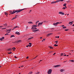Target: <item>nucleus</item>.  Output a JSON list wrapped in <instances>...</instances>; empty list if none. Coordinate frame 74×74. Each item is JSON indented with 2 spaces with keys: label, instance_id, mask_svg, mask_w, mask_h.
<instances>
[{
  "label": "nucleus",
  "instance_id": "37",
  "mask_svg": "<svg viewBox=\"0 0 74 74\" xmlns=\"http://www.w3.org/2000/svg\"><path fill=\"white\" fill-rule=\"evenodd\" d=\"M68 30H69V29H68L65 30V31H68Z\"/></svg>",
  "mask_w": 74,
  "mask_h": 74
},
{
  "label": "nucleus",
  "instance_id": "44",
  "mask_svg": "<svg viewBox=\"0 0 74 74\" xmlns=\"http://www.w3.org/2000/svg\"><path fill=\"white\" fill-rule=\"evenodd\" d=\"M6 29V28H3L2 29Z\"/></svg>",
  "mask_w": 74,
  "mask_h": 74
},
{
  "label": "nucleus",
  "instance_id": "33",
  "mask_svg": "<svg viewBox=\"0 0 74 74\" xmlns=\"http://www.w3.org/2000/svg\"><path fill=\"white\" fill-rule=\"evenodd\" d=\"M66 27H62L63 29H66Z\"/></svg>",
  "mask_w": 74,
  "mask_h": 74
},
{
  "label": "nucleus",
  "instance_id": "22",
  "mask_svg": "<svg viewBox=\"0 0 74 74\" xmlns=\"http://www.w3.org/2000/svg\"><path fill=\"white\" fill-rule=\"evenodd\" d=\"M55 3V1H53V2H51V4H54Z\"/></svg>",
  "mask_w": 74,
  "mask_h": 74
},
{
  "label": "nucleus",
  "instance_id": "30",
  "mask_svg": "<svg viewBox=\"0 0 74 74\" xmlns=\"http://www.w3.org/2000/svg\"><path fill=\"white\" fill-rule=\"evenodd\" d=\"M8 54H11L12 53V52H10L8 53Z\"/></svg>",
  "mask_w": 74,
  "mask_h": 74
},
{
  "label": "nucleus",
  "instance_id": "11",
  "mask_svg": "<svg viewBox=\"0 0 74 74\" xmlns=\"http://www.w3.org/2000/svg\"><path fill=\"white\" fill-rule=\"evenodd\" d=\"M59 14H61V15H64V14L61 12H59Z\"/></svg>",
  "mask_w": 74,
  "mask_h": 74
},
{
  "label": "nucleus",
  "instance_id": "7",
  "mask_svg": "<svg viewBox=\"0 0 74 74\" xmlns=\"http://www.w3.org/2000/svg\"><path fill=\"white\" fill-rule=\"evenodd\" d=\"M42 23H43V22H42L41 23H39L38 24V26H40V25H42Z\"/></svg>",
  "mask_w": 74,
  "mask_h": 74
},
{
  "label": "nucleus",
  "instance_id": "41",
  "mask_svg": "<svg viewBox=\"0 0 74 74\" xmlns=\"http://www.w3.org/2000/svg\"><path fill=\"white\" fill-rule=\"evenodd\" d=\"M28 58H29V57H28V56H27V57L26 58V59H28Z\"/></svg>",
  "mask_w": 74,
  "mask_h": 74
},
{
  "label": "nucleus",
  "instance_id": "24",
  "mask_svg": "<svg viewBox=\"0 0 74 74\" xmlns=\"http://www.w3.org/2000/svg\"><path fill=\"white\" fill-rule=\"evenodd\" d=\"M32 38H33V37L29 38H28V40H31V39H32Z\"/></svg>",
  "mask_w": 74,
  "mask_h": 74
},
{
  "label": "nucleus",
  "instance_id": "64",
  "mask_svg": "<svg viewBox=\"0 0 74 74\" xmlns=\"http://www.w3.org/2000/svg\"><path fill=\"white\" fill-rule=\"evenodd\" d=\"M21 74V73H20L19 74Z\"/></svg>",
  "mask_w": 74,
  "mask_h": 74
},
{
  "label": "nucleus",
  "instance_id": "4",
  "mask_svg": "<svg viewBox=\"0 0 74 74\" xmlns=\"http://www.w3.org/2000/svg\"><path fill=\"white\" fill-rule=\"evenodd\" d=\"M62 22H57L56 23H53V25H54L55 26H56L58 25L59 24V23H61Z\"/></svg>",
  "mask_w": 74,
  "mask_h": 74
},
{
  "label": "nucleus",
  "instance_id": "28",
  "mask_svg": "<svg viewBox=\"0 0 74 74\" xmlns=\"http://www.w3.org/2000/svg\"><path fill=\"white\" fill-rule=\"evenodd\" d=\"M54 46H55V47H57V46H58V45H56V44H55L54 45Z\"/></svg>",
  "mask_w": 74,
  "mask_h": 74
},
{
  "label": "nucleus",
  "instance_id": "1",
  "mask_svg": "<svg viewBox=\"0 0 74 74\" xmlns=\"http://www.w3.org/2000/svg\"><path fill=\"white\" fill-rule=\"evenodd\" d=\"M24 9H21L20 10H16V11H13V12H11L10 11V13H11V14H15V13H16V14H18V13H19V12H21L22 11H23V10H24Z\"/></svg>",
  "mask_w": 74,
  "mask_h": 74
},
{
  "label": "nucleus",
  "instance_id": "47",
  "mask_svg": "<svg viewBox=\"0 0 74 74\" xmlns=\"http://www.w3.org/2000/svg\"><path fill=\"white\" fill-rule=\"evenodd\" d=\"M26 47H29V46L27 45L26 46Z\"/></svg>",
  "mask_w": 74,
  "mask_h": 74
},
{
  "label": "nucleus",
  "instance_id": "42",
  "mask_svg": "<svg viewBox=\"0 0 74 74\" xmlns=\"http://www.w3.org/2000/svg\"><path fill=\"white\" fill-rule=\"evenodd\" d=\"M14 58H16H16H17V57H16V56H14Z\"/></svg>",
  "mask_w": 74,
  "mask_h": 74
},
{
  "label": "nucleus",
  "instance_id": "12",
  "mask_svg": "<svg viewBox=\"0 0 74 74\" xmlns=\"http://www.w3.org/2000/svg\"><path fill=\"white\" fill-rule=\"evenodd\" d=\"M4 39V37H3L2 38L0 39L1 41H2V40Z\"/></svg>",
  "mask_w": 74,
  "mask_h": 74
},
{
  "label": "nucleus",
  "instance_id": "61",
  "mask_svg": "<svg viewBox=\"0 0 74 74\" xmlns=\"http://www.w3.org/2000/svg\"><path fill=\"white\" fill-rule=\"evenodd\" d=\"M63 53H61V55H63Z\"/></svg>",
  "mask_w": 74,
  "mask_h": 74
},
{
  "label": "nucleus",
  "instance_id": "40",
  "mask_svg": "<svg viewBox=\"0 0 74 74\" xmlns=\"http://www.w3.org/2000/svg\"><path fill=\"white\" fill-rule=\"evenodd\" d=\"M16 18L15 17H14L12 19H15Z\"/></svg>",
  "mask_w": 74,
  "mask_h": 74
},
{
  "label": "nucleus",
  "instance_id": "21",
  "mask_svg": "<svg viewBox=\"0 0 74 74\" xmlns=\"http://www.w3.org/2000/svg\"><path fill=\"white\" fill-rule=\"evenodd\" d=\"M66 3H65L63 5V6H65L66 7Z\"/></svg>",
  "mask_w": 74,
  "mask_h": 74
},
{
  "label": "nucleus",
  "instance_id": "3",
  "mask_svg": "<svg viewBox=\"0 0 74 74\" xmlns=\"http://www.w3.org/2000/svg\"><path fill=\"white\" fill-rule=\"evenodd\" d=\"M52 69H49L48 70L47 73L48 74H51V73H52Z\"/></svg>",
  "mask_w": 74,
  "mask_h": 74
},
{
  "label": "nucleus",
  "instance_id": "25",
  "mask_svg": "<svg viewBox=\"0 0 74 74\" xmlns=\"http://www.w3.org/2000/svg\"><path fill=\"white\" fill-rule=\"evenodd\" d=\"M73 21H72L71 22H69V24H71V23H73Z\"/></svg>",
  "mask_w": 74,
  "mask_h": 74
},
{
  "label": "nucleus",
  "instance_id": "2",
  "mask_svg": "<svg viewBox=\"0 0 74 74\" xmlns=\"http://www.w3.org/2000/svg\"><path fill=\"white\" fill-rule=\"evenodd\" d=\"M31 29L32 30V32H37V31H38V30H36L37 29V28L32 27V28Z\"/></svg>",
  "mask_w": 74,
  "mask_h": 74
},
{
  "label": "nucleus",
  "instance_id": "57",
  "mask_svg": "<svg viewBox=\"0 0 74 74\" xmlns=\"http://www.w3.org/2000/svg\"><path fill=\"white\" fill-rule=\"evenodd\" d=\"M72 26H74V24Z\"/></svg>",
  "mask_w": 74,
  "mask_h": 74
},
{
  "label": "nucleus",
  "instance_id": "58",
  "mask_svg": "<svg viewBox=\"0 0 74 74\" xmlns=\"http://www.w3.org/2000/svg\"><path fill=\"white\" fill-rule=\"evenodd\" d=\"M62 26L63 27V26H64V25H63Z\"/></svg>",
  "mask_w": 74,
  "mask_h": 74
},
{
  "label": "nucleus",
  "instance_id": "62",
  "mask_svg": "<svg viewBox=\"0 0 74 74\" xmlns=\"http://www.w3.org/2000/svg\"><path fill=\"white\" fill-rule=\"evenodd\" d=\"M41 61H42V60H40V62H41Z\"/></svg>",
  "mask_w": 74,
  "mask_h": 74
},
{
  "label": "nucleus",
  "instance_id": "9",
  "mask_svg": "<svg viewBox=\"0 0 74 74\" xmlns=\"http://www.w3.org/2000/svg\"><path fill=\"white\" fill-rule=\"evenodd\" d=\"M16 34L19 35L20 34V33L18 32H16Z\"/></svg>",
  "mask_w": 74,
  "mask_h": 74
},
{
  "label": "nucleus",
  "instance_id": "49",
  "mask_svg": "<svg viewBox=\"0 0 74 74\" xmlns=\"http://www.w3.org/2000/svg\"><path fill=\"white\" fill-rule=\"evenodd\" d=\"M23 66H21V67H23Z\"/></svg>",
  "mask_w": 74,
  "mask_h": 74
},
{
  "label": "nucleus",
  "instance_id": "35",
  "mask_svg": "<svg viewBox=\"0 0 74 74\" xmlns=\"http://www.w3.org/2000/svg\"><path fill=\"white\" fill-rule=\"evenodd\" d=\"M8 34H6L5 35V36H7V35H8Z\"/></svg>",
  "mask_w": 74,
  "mask_h": 74
},
{
  "label": "nucleus",
  "instance_id": "38",
  "mask_svg": "<svg viewBox=\"0 0 74 74\" xmlns=\"http://www.w3.org/2000/svg\"><path fill=\"white\" fill-rule=\"evenodd\" d=\"M62 9H64H64H66V8L64 7L63 8H62Z\"/></svg>",
  "mask_w": 74,
  "mask_h": 74
},
{
  "label": "nucleus",
  "instance_id": "56",
  "mask_svg": "<svg viewBox=\"0 0 74 74\" xmlns=\"http://www.w3.org/2000/svg\"><path fill=\"white\" fill-rule=\"evenodd\" d=\"M31 11H32V10H30L29 12H31Z\"/></svg>",
  "mask_w": 74,
  "mask_h": 74
},
{
  "label": "nucleus",
  "instance_id": "43",
  "mask_svg": "<svg viewBox=\"0 0 74 74\" xmlns=\"http://www.w3.org/2000/svg\"><path fill=\"white\" fill-rule=\"evenodd\" d=\"M55 54H56V53H54L53 54V55H55Z\"/></svg>",
  "mask_w": 74,
  "mask_h": 74
},
{
  "label": "nucleus",
  "instance_id": "17",
  "mask_svg": "<svg viewBox=\"0 0 74 74\" xmlns=\"http://www.w3.org/2000/svg\"><path fill=\"white\" fill-rule=\"evenodd\" d=\"M28 23H29V24H32L33 23V22H28Z\"/></svg>",
  "mask_w": 74,
  "mask_h": 74
},
{
  "label": "nucleus",
  "instance_id": "39",
  "mask_svg": "<svg viewBox=\"0 0 74 74\" xmlns=\"http://www.w3.org/2000/svg\"><path fill=\"white\" fill-rule=\"evenodd\" d=\"M16 16H17V15H16L15 16V18H16Z\"/></svg>",
  "mask_w": 74,
  "mask_h": 74
},
{
  "label": "nucleus",
  "instance_id": "50",
  "mask_svg": "<svg viewBox=\"0 0 74 74\" xmlns=\"http://www.w3.org/2000/svg\"><path fill=\"white\" fill-rule=\"evenodd\" d=\"M45 39H44L43 41H45Z\"/></svg>",
  "mask_w": 74,
  "mask_h": 74
},
{
  "label": "nucleus",
  "instance_id": "55",
  "mask_svg": "<svg viewBox=\"0 0 74 74\" xmlns=\"http://www.w3.org/2000/svg\"><path fill=\"white\" fill-rule=\"evenodd\" d=\"M56 44H58V42H55Z\"/></svg>",
  "mask_w": 74,
  "mask_h": 74
},
{
  "label": "nucleus",
  "instance_id": "29",
  "mask_svg": "<svg viewBox=\"0 0 74 74\" xmlns=\"http://www.w3.org/2000/svg\"><path fill=\"white\" fill-rule=\"evenodd\" d=\"M49 48L50 49H53V48L52 47H50Z\"/></svg>",
  "mask_w": 74,
  "mask_h": 74
},
{
  "label": "nucleus",
  "instance_id": "45",
  "mask_svg": "<svg viewBox=\"0 0 74 74\" xmlns=\"http://www.w3.org/2000/svg\"><path fill=\"white\" fill-rule=\"evenodd\" d=\"M58 40L56 41H55V42H58Z\"/></svg>",
  "mask_w": 74,
  "mask_h": 74
},
{
  "label": "nucleus",
  "instance_id": "19",
  "mask_svg": "<svg viewBox=\"0 0 74 74\" xmlns=\"http://www.w3.org/2000/svg\"><path fill=\"white\" fill-rule=\"evenodd\" d=\"M29 47H31V45H32V43H29Z\"/></svg>",
  "mask_w": 74,
  "mask_h": 74
},
{
  "label": "nucleus",
  "instance_id": "54",
  "mask_svg": "<svg viewBox=\"0 0 74 74\" xmlns=\"http://www.w3.org/2000/svg\"><path fill=\"white\" fill-rule=\"evenodd\" d=\"M71 23V25H72V24H73V23Z\"/></svg>",
  "mask_w": 74,
  "mask_h": 74
},
{
  "label": "nucleus",
  "instance_id": "10",
  "mask_svg": "<svg viewBox=\"0 0 74 74\" xmlns=\"http://www.w3.org/2000/svg\"><path fill=\"white\" fill-rule=\"evenodd\" d=\"M51 34H52V33L49 34H48L47 35V37H49V36L51 35Z\"/></svg>",
  "mask_w": 74,
  "mask_h": 74
},
{
  "label": "nucleus",
  "instance_id": "51",
  "mask_svg": "<svg viewBox=\"0 0 74 74\" xmlns=\"http://www.w3.org/2000/svg\"><path fill=\"white\" fill-rule=\"evenodd\" d=\"M63 55H64L63 54V55H62V54H61V56H63Z\"/></svg>",
  "mask_w": 74,
  "mask_h": 74
},
{
  "label": "nucleus",
  "instance_id": "13",
  "mask_svg": "<svg viewBox=\"0 0 74 74\" xmlns=\"http://www.w3.org/2000/svg\"><path fill=\"white\" fill-rule=\"evenodd\" d=\"M12 50V49L11 48L8 49V51H11Z\"/></svg>",
  "mask_w": 74,
  "mask_h": 74
},
{
  "label": "nucleus",
  "instance_id": "52",
  "mask_svg": "<svg viewBox=\"0 0 74 74\" xmlns=\"http://www.w3.org/2000/svg\"><path fill=\"white\" fill-rule=\"evenodd\" d=\"M42 38V37H40V39H41Z\"/></svg>",
  "mask_w": 74,
  "mask_h": 74
},
{
  "label": "nucleus",
  "instance_id": "32",
  "mask_svg": "<svg viewBox=\"0 0 74 74\" xmlns=\"http://www.w3.org/2000/svg\"><path fill=\"white\" fill-rule=\"evenodd\" d=\"M39 22V21H37L36 22V24L37 25V23H38Z\"/></svg>",
  "mask_w": 74,
  "mask_h": 74
},
{
  "label": "nucleus",
  "instance_id": "23",
  "mask_svg": "<svg viewBox=\"0 0 74 74\" xmlns=\"http://www.w3.org/2000/svg\"><path fill=\"white\" fill-rule=\"evenodd\" d=\"M70 62H74V60H72L70 61Z\"/></svg>",
  "mask_w": 74,
  "mask_h": 74
},
{
  "label": "nucleus",
  "instance_id": "60",
  "mask_svg": "<svg viewBox=\"0 0 74 74\" xmlns=\"http://www.w3.org/2000/svg\"><path fill=\"white\" fill-rule=\"evenodd\" d=\"M13 51H15V49H13Z\"/></svg>",
  "mask_w": 74,
  "mask_h": 74
},
{
  "label": "nucleus",
  "instance_id": "48",
  "mask_svg": "<svg viewBox=\"0 0 74 74\" xmlns=\"http://www.w3.org/2000/svg\"><path fill=\"white\" fill-rule=\"evenodd\" d=\"M57 38H59V36H58Z\"/></svg>",
  "mask_w": 74,
  "mask_h": 74
},
{
  "label": "nucleus",
  "instance_id": "14",
  "mask_svg": "<svg viewBox=\"0 0 74 74\" xmlns=\"http://www.w3.org/2000/svg\"><path fill=\"white\" fill-rule=\"evenodd\" d=\"M17 27L19 28V27L18 26H16V27H14V28H13V29H16V28H17Z\"/></svg>",
  "mask_w": 74,
  "mask_h": 74
},
{
  "label": "nucleus",
  "instance_id": "36",
  "mask_svg": "<svg viewBox=\"0 0 74 74\" xmlns=\"http://www.w3.org/2000/svg\"><path fill=\"white\" fill-rule=\"evenodd\" d=\"M52 52H53V51H51L49 52V53H52Z\"/></svg>",
  "mask_w": 74,
  "mask_h": 74
},
{
  "label": "nucleus",
  "instance_id": "20",
  "mask_svg": "<svg viewBox=\"0 0 74 74\" xmlns=\"http://www.w3.org/2000/svg\"><path fill=\"white\" fill-rule=\"evenodd\" d=\"M11 29H9L7 30V32H10L11 31Z\"/></svg>",
  "mask_w": 74,
  "mask_h": 74
},
{
  "label": "nucleus",
  "instance_id": "5",
  "mask_svg": "<svg viewBox=\"0 0 74 74\" xmlns=\"http://www.w3.org/2000/svg\"><path fill=\"white\" fill-rule=\"evenodd\" d=\"M64 0H58L56 1H55V3H58V2H60V1H63Z\"/></svg>",
  "mask_w": 74,
  "mask_h": 74
},
{
  "label": "nucleus",
  "instance_id": "15",
  "mask_svg": "<svg viewBox=\"0 0 74 74\" xmlns=\"http://www.w3.org/2000/svg\"><path fill=\"white\" fill-rule=\"evenodd\" d=\"M32 27H37V26L35 25H32Z\"/></svg>",
  "mask_w": 74,
  "mask_h": 74
},
{
  "label": "nucleus",
  "instance_id": "18",
  "mask_svg": "<svg viewBox=\"0 0 74 74\" xmlns=\"http://www.w3.org/2000/svg\"><path fill=\"white\" fill-rule=\"evenodd\" d=\"M15 37V36L14 35H12L10 36V38H11L12 37Z\"/></svg>",
  "mask_w": 74,
  "mask_h": 74
},
{
  "label": "nucleus",
  "instance_id": "8",
  "mask_svg": "<svg viewBox=\"0 0 74 74\" xmlns=\"http://www.w3.org/2000/svg\"><path fill=\"white\" fill-rule=\"evenodd\" d=\"M60 65H57L56 66H54V67H59Z\"/></svg>",
  "mask_w": 74,
  "mask_h": 74
},
{
  "label": "nucleus",
  "instance_id": "31",
  "mask_svg": "<svg viewBox=\"0 0 74 74\" xmlns=\"http://www.w3.org/2000/svg\"><path fill=\"white\" fill-rule=\"evenodd\" d=\"M3 25H4L5 26H7V24H3Z\"/></svg>",
  "mask_w": 74,
  "mask_h": 74
},
{
  "label": "nucleus",
  "instance_id": "53",
  "mask_svg": "<svg viewBox=\"0 0 74 74\" xmlns=\"http://www.w3.org/2000/svg\"><path fill=\"white\" fill-rule=\"evenodd\" d=\"M58 38V37H57V36H56L55 37V38Z\"/></svg>",
  "mask_w": 74,
  "mask_h": 74
},
{
  "label": "nucleus",
  "instance_id": "46",
  "mask_svg": "<svg viewBox=\"0 0 74 74\" xmlns=\"http://www.w3.org/2000/svg\"><path fill=\"white\" fill-rule=\"evenodd\" d=\"M63 56H66V55H63Z\"/></svg>",
  "mask_w": 74,
  "mask_h": 74
},
{
  "label": "nucleus",
  "instance_id": "34",
  "mask_svg": "<svg viewBox=\"0 0 74 74\" xmlns=\"http://www.w3.org/2000/svg\"><path fill=\"white\" fill-rule=\"evenodd\" d=\"M16 49V48L15 47H13L12 48V49Z\"/></svg>",
  "mask_w": 74,
  "mask_h": 74
},
{
  "label": "nucleus",
  "instance_id": "59",
  "mask_svg": "<svg viewBox=\"0 0 74 74\" xmlns=\"http://www.w3.org/2000/svg\"><path fill=\"white\" fill-rule=\"evenodd\" d=\"M45 21L43 22V23H45Z\"/></svg>",
  "mask_w": 74,
  "mask_h": 74
},
{
  "label": "nucleus",
  "instance_id": "16",
  "mask_svg": "<svg viewBox=\"0 0 74 74\" xmlns=\"http://www.w3.org/2000/svg\"><path fill=\"white\" fill-rule=\"evenodd\" d=\"M60 71L61 72H63V71H64V70H63V69H61L60 70Z\"/></svg>",
  "mask_w": 74,
  "mask_h": 74
},
{
  "label": "nucleus",
  "instance_id": "27",
  "mask_svg": "<svg viewBox=\"0 0 74 74\" xmlns=\"http://www.w3.org/2000/svg\"><path fill=\"white\" fill-rule=\"evenodd\" d=\"M4 13L5 14V15H8V14H7V13H6L5 12Z\"/></svg>",
  "mask_w": 74,
  "mask_h": 74
},
{
  "label": "nucleus",
  "instance_id": "6",
  "mask_svg": "<svg viewBox=\"0 0 74 74\" xmlns=\"http://www.w3.org/2000/svg\"><path fill=\"white\" fill-rule=\"evenodd\" d=\"M22 41L21 40H18L15 42L14 43H17L18 42H21Z\"/></svg>",
  "mask_w": 74,
  "mask_h": 74
},
{
  "label": "nucleus",
  "instance_id": "63",
  "mask_svg": "<svg viewBox=\"0 0 74 74\" xmlns=\"http://www.w3.org/2000/svg\"><path fill=\"white\" fill-rule=\"evenodd\" d=\"M67 56H69V55H67Z\"/></svg>",
  "mask_w": 74,
  "mask_h": 74
},
{
  "label": "nucleus",
  "instance_id": "26",
  "mask_svg": "<svg viewBox=\"0 0 74 74\" xmlns=\"http://www.w3.org/2000/svg\"><path fill=\"white\" fill-rule=\"evenodd\" d=\"M36 74H40V72H38L37 73H36Z\"/></svg>",
  "mask_w": 74,
  "mask_h": 74
}]
</instances>
